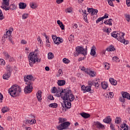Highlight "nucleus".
I'll return each instance as SVG.
<instances>
[{"mask_svg": "<svg viewBox=\"0 0 130 130\" xmlns=\"http://www.w3.org/2000/svg\"><path fill=\"white\" fill-rule=\"evenodd\" d=\"M56 96L57 97H61L63 100H69V101H73L74 98L72 95V90L67 88H61V92L58 93V91L56 92Z\"/></svg>", "mask_w": 130, "mask_h": 130, "instance_id": "obj_1", "label": "nucleus"}, {"mask_svg": "<svg viewBox=\"0 0 130 130\" xmlns=\"http://www.w3.org/2000/svg\"><path fill=\"white\" fill-rule=\"evenodd\" d=\"M38 51V50L36 49L35 50V52L30 53L28 56V60L29 61V66L31 67H33V64L35 63V62H40L41 61V58H39L38 57V53L35 52H37Z\"/></svg>", "mask_w": 130, "mask_h": 130, "instance_id": "obj_2", "label": "nucleus"}, {"mask_svg": "<svg viewBox=\"0 0 130 130\" xmlns=\"http://www.w3.org/2000/svg\"><path fill=\"white\" fill-rule=\"evenodd\" d=\"M8 92L12 97H17L20 95V93L22 92V89L19 85L15 84L9 89Z\"/></svg>", "mask_w": 130, "mask_h": 130, "instance_id": "obj_3", "label": "nucleus"}, {"mask_svg": "<svg viewBox=\"0 0 130 130\" xmlns=\"http://www.w3.org/2000/svg\"><path fill=\"white\" fill-rule=\"evenodd\" d=\"M58 123H61L56 126L58 130L68 129V127L71 125V122L67 121V119L64 118H59Z\"/></svg>", "mask_w": 130, "mask_h": 130, "instance_id": "obj_4", "label": "nucleus"}, {"mask_svg": "<svg viewBox=\"0 0 130 130\" xmlns=\"http://www.w3.org/2000/svg\"><path fill=\"white\" fill-rule=\"evenodd\" d=\"M72 95L73 98V100L72 101H69L68 100H63V103H61V105L63 108V109H65V111L68 110V109H70L72 107V103L74 100H75V95L73 94V91H72Z\"/></svg>", "mask_w": 130, "mask_h": 130, "instance_id": "obj_5", "label": "nucleus"}, {"mask_svg": "<svg viewBox=\"0 0 130 130\" xmlns=\"http://www.w3.org/2000/svg\"><path fill=\"white\" fill-rule=\"evenodd\" d=\"M76 53H75V56H78L79 54H83L84 56L87 55V47L84 49L83 47L77 46L76 47Z\"/></svg>", "mask_w": 130, "mask_h": 130, "instance_id": "obj_6", "label": "nucleus"}, {"mask_svg": "<svg viewBox=\"0 0 130 130\" xmlns=\"http://www.w3.org/2000/svg\"><path fill=\"white\" fill-rule=\"evenodd\" d=\"M25 84L27 85L26 86L24 89V93L25 94H29L31 93L33 90V82L27 81Z\"/></svg>", "mask_w": 130, "mask_h": 130, "instance_id": "obj_7", "label": "nucleus"}, {"mask_svg": "<svg viewBox=\"0 0 130 130\" xmlns=\"http://www.w3.org/2000/svg\"><path fill=\"white\" fill-rule=\"evenodd\" d=\"M111 36L114 38H116L118 41H119L120 39H123L124 36V32H117V31H114L111 33Z\"/></svg>", "mask_w": 130, "mask_h": 130, "instance_id": "obj_8", "label": "nucleus"}, {"mask_svg": "<svg viewBox=\"0 0 130 130\" xmlns=\"http://www.w3.org/2000/svg\"><path fill=\"white\" fill-rule=\"evenodd\" d=\"M81 90L83 91V93H86V92H89L90 94L94 93V90L91 89V86H86L84 85L81 86Z\"/></svg>", "mask_w": 130, "mask_h": 130, "instance_id": "obj_9", "label": "nucleus"}, {"mask_svg": "<svg viewBox=\"0 0 130 130\" xmlns=\"http://www.w3.org/2000/svg\"><path fill=\"white\" fill-rule=\"evenodd\" d=\"M93 125L96 126V127L99 129H104V128H105V126L98 121H94L93 122Z\"/></svg>", "mask_w": 130, "mask_h": 130, "instance_id": "obj_10", "label": "nucleus"}, {"mask_svg": "<svg viewBox=\"0 0 130 130\" xmlns=\"http://www.w3.org/2000/svg\"><path fill=\"white\" fill-rule=\"evenodd\" d=\"M24 82H34L35 81V78L33 77L32 75H27L24 77Z\"/></svg>", "mask_w": 130, "mask_h": 130, "instance_id": "obj_11", "label": "nucleus"}, {"mask_svg": "<svg viewBox=\"0 0 130 130\" xmlns=\"http://www.w3.org/2000/svg\"><path fill=\"white\" fill-rule=\"evenodd\" d=\"M87 12L89 13V14L91 13V16H94L95 15H97L98 10L87 8Z\"/></svg>", "mask_w": 130, "mask_h": 130, "instance_id": "obj_12", "label": "nucleus"}, {"mask_svg": "<svg viewBox=\"0 0 130 130\" xmlns=\"http://www.w3.org/2000/svg\"><path fill=\"white\" fill-rule=\"evenodd\" d=\"M80 115L85 119H87V118H89V117H91V115H90V114L84 112L82 113H80Z\"/></svg>", "mask_w": 130, "mask_h": 130, "instance_id": "obj_13", "label": "nucleus"}, {"mask_svg": "<svg viewBox=\"0 0 130 130\" xmlns=\"http://www.w3.org/2000/svg\"><path fill=\"white\" fill-rule=\"evenodd\" d=\"M112 120L111 119L110 116H108L103 119V122H105V123L110 124V122H111Z\"/></svg>", "mask_w": 130, "mask_h": 130, "instance_id": "obj_14", "label": "nucleus"}, {"mask_svg": "<svg viewBox=\"0 0 130 130\" xmlns=\"http://www.w3.org/2000/svg\"><path fill=\"white\" fill-rule=\"evenodd\" d=\"M121 95L123 98L125 99H128V100H130V94L129 93L126 92H122Z\"/></svg>", "mask_w": 130, "mask_h": 130, "instance_id": "obj_15", "label": "nucleus"}, {"mask_svg": "<svg viewBox=\"0 0 130 130\" xmlns=\"http://www.w3.org/2000/svg\"><path fill=\"white\" fill-rule=\"evenodd\" d=\"M41 94H42L41 90H38L37 92V98L38 101H40V102H41V100H42Z\"/></svg>", "mask_w": 130, "mask_h": 130, "instance_id": "obj_16", "label": "nucleus"}, {"mask_svg": "<svg viewBox=\"0 0 130 130\" xmlns=\"http://www.w3.org/2000/svg\"><path fill=\"white\" fill-rule=\"evenodd\" d=\"M19 8L21 10H24L26 9V7H27V4L25 3L20 2L19 3Z\"/></svg>", "mask_w": 130, "mask_h": 130, "instance_id": "obj_17", "label": "nucleus"}, {"mask_svg": "<svg viewBox=\"0 0 130 130\" xmlns=\"http://www.w3.org/2000/svg\"><path fill=\"white\" fill-rule=\"evenodd\" d=\"M90 55H92V56L96 55V47L94 45L91 47Z\"/></svg>", "mask_w": 130, "mask_h": 130, "instance_id": "obj_18", "label": "nucleus"}, {"mask_svg": "<svg viewBox=\"0 0 130 130\" xmlns=\"http://www.w3.org/2000/svg\"><path fill=\"white\" fill-rule=\"evenodd\" d=\"M82 13L85 15L83 16V20H84L86 23H89V21H88V18H87V15H88V14H87V11L86 10H82Z\"/></svg>", "mask_w": 130, "mask_h": 130, "instance_id": "obj_19", "label": "nucleus"}, {"mask_svg": "<svg viewBox=\"0 0 130 130\" xmlns=\"http://www.w3.org/2000/svg\"><path fill=\"white\" fill-rule=\"evenodd\" d=\"M109 81L110 83H111L112 85H113L114 86H116V85H117V81L114 80V79L110 78L109 79Z\"/></svg>", "mask_w": 130, "mask_h": 130, "instance_id": "obj_20", "label": "nucleus"}, {"mask_svg": "<svg viewBox=\"0 0 130 130\" xmlns=\"http://www.w3.org/2000/svg\"><path fill=\"white\" fill-rule=\"evenodd\" d=\"M120 128V130H128V126L126 124L123 123V125H121Z\"/></svg>", "mask_w": 130, "mask_h": 130, "instance_id": "obj_21", "label": "nucleus"}, {"mask_svg": "<svg viewBox=\"0 0 130 130\" xmlns=\"http://www.w3.org/2000/svg\"><path fill=\"white\" fill-rule=\"evenodd\" d=\"M106 50L107 51H114L115 50V48H114V46L113 45H110L109 47L107 48Z\"/></svg>", "mask_w": 130, "mask_h": 130, "instance_id": "obj_22", "label": "nucleus"}, {"mask_svg": "<svg viewBox=\"0 0 130 130\" xmlns=\"http://www.w3.org/2000/svg\"><path fill=\"white\" fill-rule=\"evenodd\" d=\"M101 86L104 90H106V89H107L108 87V84L106 82H101Z\"/></svg>", "mask_w": 130, "mask_h": 130, "instance_id": "obj_23", "label": "nucleus"}, {"mask_svg": "<svg viewBox=\"0 0 130 130\" xmlns=\"http://www.w3.org/2000/svg\"><path fill=\"white\" fill-rule=\"evenodd\" d=\"M119 41H120V42L121 43H123V44H125V45L128 44V41L124 39V36H123V39H120Z\"/></svg>", "mask_w": 130, "mask_h": 130, "instance_id": "obj_24", "label": "nucleus"}, {"mask_svg": "<svg viewBox=\"0 0 130 130\" xmlns=\"http://www.w3.org/2000/svg\"><path fill=\"white\" fill-rule=\"evenodd\" d=\"M10 77H11V74L7 73L3 75V78L4 79V80H8V79H9Z\"/></svg>", "mask_w": 130, "mask_h": 130, "instance_id": "obj_25", "label": "nucleus"}, {"mask_svg": "<svg viewBox=\"0 0 130 130\" xmlns=\"http://www.w3.org/2000/svg\"><path fill=\"white\" fill-rule=\"evenodd\" d=\"M57 84L58 86H64L66 85V80H58Z\"/></svg>", "mask_w": 130, "mask_h": 130, "instance_id": "obj_26", "label": "nucleus"}, {"mask_svg": "<svg viewBox=\"0 0 130 130\" xmlns=\"http://www.w3.org/2000/svg\"><path fill=\"white\" fill-rule=\"evenodd\" d=\"M58 105L57 104L54 103H52L49 105V107H51V108H57Z\"/></svg>", "mask_w": 130, "mask_h": 130, "instance_id": "obj_27", "label": "nucleus"}, {"mask_svg": "<svg viewBox=\"0 0 130 130\" xmlns=\"http://www.w3.org/2000/svg\"><path fill=\"white\" fill-rule=\"evenodd\" d=\"M88 75H89L91 78H94V77H96V72L90 70Z\"/></svg>", "mask_w": 130, "mask_h": 130, "instance_id": "obj_28", "label": "nucleus"}, {"mask_svg": "<svg viewBox=\"0 0 130 130\" xmlns=\"http://www.w3.org/2000/svg\"><path fill=\"white\" fill-rule=\"evenodd\" d=\"M7 73H8V74H11V73H12V72H13V69L12 68V67H11V66H10V65H8V66H7Z\"/></svg>", "mask_w": 130, "mask_h": 130, "instance_id": "obj_29", "label": "nucleus"}, {"mask_svg": "<svg viewBox=\"0 0 130 130\" xmlns=\"http://www.w3.org/2000/svg\"><path fill=\"white\" fill-rule=\"evenodd\" d=\"M6 36H7L6 38H8V40H9V41H10V42L12 44H14V41H13V37L9 36L8 34H6Z\"/></svg>", "mask_w": 130, "mask_h": 130, "instance_id": "obj_30", "label": "nucleus"}, {"mask_svg": "<svg viewBox=\"0 0 130 130\" xmlns=\"http://www.w3.org/2000/svg\"><path fill=\"white\" fill-rule=\"evenodd\" d=\"M54 57V55H53V53L52 52H49L48 53V59H52Z\"/></svg>", "mask_w": 130, "mask_h": 130, "instance_id": "obj_31", "label": "nucleus"}, {"mask_svg": "<svg viewBox=\"0 0 130 130\" xmlns=\"http://www.w3.org/2000/svg\"><path fill=\"white\" fill-rule=\"evenodd\" d=\"M94 84H95V82H94L93 81H88V85L87 86L88 87H90V89H91L92 88V86L94 85Z\"/></svg>", "mask_w": 130, "mask_h": 130, "instance_id": "obj_32", "label": "nucleus"}, {"mask_svg": "<svg viewBox=\"0 0 130 130\" xmlns=\"http://www.w3.org/2000/svg\"><path fill=\"white\" fill-rule=\"evenodd\" d=\"M9 109L8 108V107H4L2 108V111L3 113H6V112H8L9 111Z\"/></svg>", "mask_w": 130, "mask_h": 130, "instance_id": "obj_33", "label": "nucleus"}, {"mask_svg": "<svg viewBox=\"0 0 130 130\" xmlns=\"http://www.w3.org/2000/svg\"><path fill=\"white\" fill-rule=\"evenodd\" d=\"M5 19V16H4V14H3V12L1 10H0V20L2 21Z\"/></svg>", "mask_w": 130, "mask_h": 130, "instance_id": "obj_34", "label": "nucleus"}, {"mask_svg": "<svg viewBox=\"0 0 130 130\" xmlns=\"http://www.w3.org/2000/svg\"><path fill=\"white\" fill-rule=\"evenodd\" d=\"M9 7L10 8V10H11L12 11H14V10H16V8H17L16 5L13 4L10 5Z\"/></svg>", "mask_w": 130, "mask_h": 130, "instance_id": "obj_35", "label": "nucleus"}, {"mask_svg": "<svg viewBox=\"0 0 130 130\" xmlns=\"http://www.w3.org/2000/svg\"><path fill=\"white\" fill-rule=\"evenodd\" d=\"M30 7L31 8V9H36V8H37L36 4L33 3L30 4Z\"/></svg>", "mask_w": 130, "mask_h": 130, "instance_id": "obj_36", "label": "nucleus"}, {"mask_svg": "<svg viewBox=\"0 0 130 130\" xmlns=\"http://www.w3.org/2000/svg\"><path fill=\"white\" fill-rule=\"evenodd\" d=\"M9 2L10 0H3V3L4 4V5L7 6V7H9Z\"/></svg>", "mask_w": 130, "mask_h": 130, "instance_id": "obj_37", "label": "nucleus"}, {"mask_svg": "<svg viewBox=\"0 0 130 130\" xmlns=\"http://www.w3.org/2000/svg\"><path fill=\"white\" fill-rule=\"evenodd\" d=\"M62 61L64 63H70V60H69L68 59H67L66 58H64L62 60Z\"/></svg>", "mask_w": 130, "mask_h": 130, "instance_id": "obj_38", "label": "nucleus"}, {"mask_svg": "<svg viewBox=\"0 0 130 130\" xmlns=\"http://www.w3.org/2000/svg\"><path fill=\"white\" fill-rule=\"evenodd\" d=\"M120 118L117 117L116 119L115 120V123H117L118 124L119 123H120Z\"/></svg>", "mask_w": 130, "mask_h": 130, "instance_id": "obj_39", "label": "nucleus"}, {"mask_svg": "<svg viewBox=\"0 0 130 130\" xmlns=\"http://www.w3.org/2000/svg\"><path fill=\"white\" fill-rule=\"evenodd\" d=\"M75 38V36L73 35H71L69 38V41H73Z\"/></svg>", "mask_w": 130, "mask_h": 130, "instance_id": "obj_40", "label": "nucleus"}, {"mask_svg": "<svg viewBox=\"0 0 130 130\" xmlns=\"http://www.w3.org/2000/svg\"><path fill=\"white\" fill-rule=\"evenodd\" d=\"M57 91V88H56V87H54L52 88L51 93H52L53 94H55V93H56Z\"/></svg>", "mask_w": 130, "mask_h": 130, "instance_id": "obj_41", "label": "nucleus"}, {"mask_svg": "<svg viewBox=\"0 0 130 130\" xmlns=\"http://www.w3.org/2000/svg\"><path fill=\"white\" fill-rule=\"evenodd\" d=\"M125 17L126 18V20L127 22H129L130 21V15L128 14H125Z\"/></svg>", "mask_w": 130, "mask_h": 130, "instance_id": "obj_42", "label": "nucleus"}, {"mask_svg": "<svg viewBox=\"0 0 130 130\" xmlns=\"http://www.w3.org/2000/svg\"><path fill=\"white\" fill-rule=\"evenodd\" d=\"M119 101L120 102H122L123 103H124L125 102V99L122 96L119 98Z\"/></svg>", "mask_w": 130, "mask_h": 130, "instance_id": "obj_43", "label": "nucleus"}, {"mask_svg": "<svg viewBox=\"0 0 130 130\" xmlns=\"http://www.w3.org/2000/svg\"><path fill=\"white\" fill-rule=\"evenodd\" d=\"M114 96V94L113 93V92H110L109 93V95H108V98H109V97H110V98H113V97Z\"/></svg>", "mask_w": 130, "mask_h": 130, "instance_id": "obj_44", "label": "nucleus"}, {"mask_svg": "<svg viewBox=\"0 0 130 130\" xmlns=\"http://www.w3.org/2000/svg\"><path fill=\"white\" fill-rule=\"evenodd\" d=\"M111 21H112V19L111 18L109 19L108 21V25L109 26H112V22Z\"/></svg>", "mask_w": 130, "mask_h": 130, "instance_id": "obj_45", "label": "nucleus"}, {"mask_svg": "<svg viewBox=\"0 0 130 130\" xmlns=\"http://www.w3.org/2000/svg\"><path fill=\"white\" fill-rule=\"evenodd\" d=\"M53 41L55 44H57V45H59V42H58V38H57V37Z\"/></svg>", "mask_w": 130, "mask_h": 130, "instance_id": "obj_46", "label": "nucleus"}, {"mask_svg": "<svg viewBox=\"0 0 130 130\" xmlns=\"http://www.w3.org/2000/svg\"><path fill=\"white\" fill-rule=\"evenodd\" d=\"M5 63H6V62H5V60L3 59H0V64L2 66H5Z\"/></svg>", "mask_w": 130, "mask_h": 130, "instance_id": "obj_47", "label": "nucleus"}, {"mask_svg": "<svg viewBox=\"0 0 130 130\" xmlns=\"http://www.w3.org/2000/svg\"><path fill=\"white\" fill-rule=\"evenodd\" d=\"M110 127L111 129H112V130H116L114 125L112 123H110Z\"/></svg>", "mask_w": 130, "mask_h": 130, "instance_id": "obj_48", "label": "nucleus"}, {"mask_svg": "<svg viewBox=\"0 0 130 130\" xmlns=\"http://www.w3.org/2000/svg\"><path fill=\"white\" fill-rule=\"evenodd\" d=\"M102 20H103V17H99V18L96 20V24H98V23H99V22H101V21H102Z\"/></svg>", "mask_w": 130, "mask_h": 130, "instance_id": "obj_49", "label": "nucleus"}, {"mask_svg": "<svg viewBox=\"0 0 130 130\" xmlns=\"http://www.w3.org/2000/svg\"><path fill=\"white\" fill-rule=\"evenodd\" d=\"M90 71H91V70L90 69H89L88 68H86L84 70L85 73H86V74H87V75H89Z\"/></svg>", "mask_w": 130, "mask_h": 130, "instance_id": "obj_50", "label": "nucleus"}, {"mask_svg": "<svg viewBox=\"0 0 130 130\" xmlns=\"http://www.w3.org/2000/svg\"><path fill=\"white\" fill-rule=\"evenodd\" d=\"M108 16H109L108 14L105 13L104 16L102 18H103V20H104V19H108Z\"/></svg>", "mask_w": 130, "mask_h": 130, "instance_id": "obj_51", "label": "nucleus"}, {"mask_svg": "<svg viewBox=\"0 0 130 130\" xmlns=\"http://www.w3.org/2000/svg\"><path fill=\"white\" fill-rule=\"evenodd\" d=\"M28 18V14L27 13H24L22 15V19H27Z\"/></svg>", "mask_w": 130, "mask_h": 130, "instance_id": "obj_52", "label": "nucleus"}, {"mask_svg": "<svg viewBox=\"0 0 130 130\" xmlns=\"http://www.w3.org/2000/svg\"><path fill=\"white\" fill-rule=\"evenodd\" d=\"M107 1H108V3L109 6H111V7H114V5H113V2L110 1V0H107Z\"/></svg>", "mask_w": 130, "mask_h": 130, "instance_id": "obj_53", "label": "nucleus"}, {"mask_svg": "<svg viewBox=\"0 0 130 130\" xmlns=\"http://www.w3.org/2000/svg\"><path fill=\"white\" fill-rule=\"evenodd\" d=\"M105 68L106 70H109V63H106V64H105Z\"/></svg>", "mask_w": 130, "mask_h": 130, "instance_id": "obj_54", "label": "nucleus"}, {"mask_svg": "<svg viewBox=\"0 0 130 130\" xmlns=\"http://www.w3.org/2000/svg\"><path fill=\"white\" fill-rule=\"evenodd\" d=\"M58 38V42H59V43H62V42H63V40H62V39L59 38V37H57Z\"/></svg>", "mask_w": 130, "mask_h": 130, "instance_id": "obj_55", "label": "nucleus"}, {"mask_svg": "<svg viewBox=\"0 0 130 130\" xmlns=\"http://www.w3.org/2000/svg\"><path fill=\"white\" fill-rule=\"evenodd\" d=\"M86 58V56L81 57L78 59V61H82V60H84Z\"/></svg>", "mask_w": 130, "mask_h": 130, "instance_id": "obj_56", "label": "nucleus"}, {"mask_svg": "<svg viewBox=\"0 0 130 130\" xmlns=\"http://www.w3.org/2000/svg\"><path fill=\"white\" fill-rule=\"evenodd\" d=\"M4 54L7 58H10V55H9V53L4 52Z\"/></svg>", "mask_w": 130, "mask_h": 130, "instance_id": "obj_57", "label": "nucleus"}, {"mask_svg": "<svg viewBox=\"0 0 130 130\" xmlns=\"http://www.w3.org/2000/svg\"><path fill=\"white\" fill-rule=\"evenodd\" d=\"M20 43L21 44H27V41L25 40H22Z\"/></svg>", "mask_w": 130, "mask_h": 130, "instance_id": "obj_58", "label": "nucleus"}, {"mask_svg": "<svg viewBox=\"0 0 130 130\" xmlns=\"http://www.w3.org/2000/svg\"><path fill=\"white\" fill-rule=\"evenodd\" d=\"M63 2V0H56V3H57L58 5H59V4H61V3Z\"/></svg>", "mask_w": 130, "mask_h": 130, "instance_id": "obj_59", "label": "nucleus"}, {"mask_svg": "<svg viewBox=\"0 0 130 130\" xmlns=\"http://www.w3.org/2000/svg\"><path fill=\"white\" fill-rule=\"evenodd\" d=\"M112 59L114 60V61H117V60H118V57L115 56L112 58Z\"/></svg>", "mask_w": 130, "mask_h": 130, "instance_id": "obj_60", "label": "nucleus"}, {"mask_svg": "<svg viewBox=\"0 0 130 130\" xmlns=\"http://www.w3.org/2000/svg\"><path fill=\"white\" fill-rule=\"evenodd\" d=\"M57 24H58V25L60 26L61 25H62L63 23L61 21H60V20H57Z\"/></svg>", "mask_w": 130, "mask_h": 130, "instance_id": "obj_61", "label": "nucleus"}, {"mask_svg": "<svg viewBox=\"0 0 130 130\" xmlns=\"http://www.w3.org/2000/svg\"><path fill=\"white\" fill-rule=\"evenodd\" d=\"M48 98L49 100H54V98H53V96H52V95L48 96Z\"/></svg>", "mask_w": 130, "mask_h": 130, "instance_id": "obj_62", "label": "nucleus"}, {"mask_svg": "<svg viewBox=\"0 0 130 130\" xmlns=\"http://www.w3.org/2000/svg\"><path fill=\"white\" fill-rule=\"evenodd\" d=\"M126 4L128 7H130V0H126Z\"/></svg>", "mask_w": 130, "mask_h": 130, "instance_id": "obj_63", "label": "nucleus"}, {"mask_svg": "<svg viewBox=\"0 0 130 130\" xmlns=\"http://www.w3.org/2000/svg\"><path fill=\"white\" fill-rule=\"evenodd\" d=\"M31 122H32V120H26L25 121V123H26V124H28V123H30L31 124Z\"/></svg>", "mask_w": 130, "mask_h": 130, "instance_id": "obj_64", "label": "nucleus"}]
</instances>
